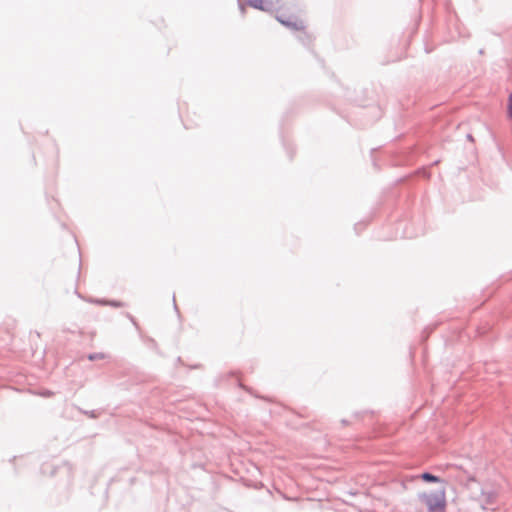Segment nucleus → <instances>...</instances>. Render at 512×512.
Returning a JSON list of instances; mask_svg holds the SVG:
<instances>
[{
  "mask_svg": "<svg viewBox=\"0 0 512 512\" xmlns=\"http://www.w3.org/2000/svg\"><path fill=\"white\" fill-rule=\"evenodd\" d=\"M276 19L284 26L293 30H304L305 21L302 18V10L295 4H284L276 11Z\"/></svg>",
  "mask_w": 512,
  "mask_h": 512,
  "instance_id": "nucleus-1",
  "label": "nucleus"
},
{
  "mask_svg": "<svg viewBox=\"0 0 512 512\" xmlns=\"http://www.w3.org/2000/svg\"><path fill=\"white\" fill-rule=\"evenodd\" d=\"M421 501L426 505L429 512H445L447 501L444 488L437 491L424 492L420 494Z\"/></svg>",
  "mask_w": 512,
  "mask_h": 512,
  "instance_id": "nucleus-2",
  "label": "nucleus"
},
{
  "mask_svg": "<svg viewBox=\"0 0 512 512\" xmlns=\"http://www.w3.org/2000/svg\"><path fill=\"white\" fill-rule=\"evenodd\" d=\"M273 1L274 0H248L252 7L260 10H268L272 6Z\"/></svg>",
  "mask_w": 512,
  "mask_h": 512,
  "instance_id": "nucleus-3",
  "label": "nucleus"
},
{
  "mask_svg": "<svg viewBox=\"0 0 512 512\" xmlns=\"http://www.w3.org/2000/svg\"><path fill=\"white\" fill-rule=\"evenodd\" d=\"M419 477L425 482H434V483L443 482L439 477H437L433 474L427 473V472L422 473Z\"/></svg>",
  "mask_w": 512,
  "mask_h": 512,
  "instance_id": "nucleus-4",
  "label": "nucleus"
},
{
  "mask_svg": "<svg viewBox=\"0 0 512 512\" xmlns=\"http://www.w3.org/2000/svg\"><path fill=\"white\" fill-rule=\"evenodd\" d=\"M106 356L102 353L89 355L90 360L104 359Z\"/></svg>",
  "mask_w": 512,
  "mask_h": 512,
  "instance_id": "nucleus-5",
  "label": "nucleus"
},
{
  "mask_svg": "<svg viewBox=\"0 0 512 512\" xmlns=\"http://www.w3.org/2000/svg\"><path fill=\"white\" fill-rule=\"evenodd\" d=\"M508 114H509V117L512 118V93L509 96Z\"/></svg>",
  "mask_w": 512,
  "mask_h": 512,
  "instance_id": "nucleus-6",
  "label": "nucleus"
}]
</instances>
